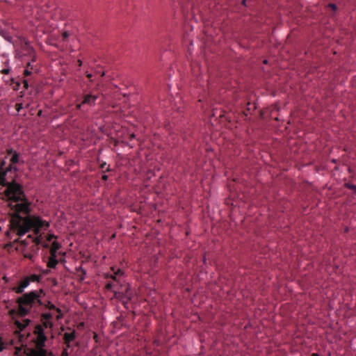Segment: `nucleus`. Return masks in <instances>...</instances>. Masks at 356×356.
Listing matches in <instances>:
<instances>
[{
	"label": "nucleus",
	"mask_w": 356,
	"mask_h": 356,
	"mask_svg": "<svg viewBox=\"0 0 356 356\" xmlns=\"http://www.w3.org/2000/svg\"><path fill=\"white\" fill-rule=\"evenodd\" d=\"M1 74H9L10 72V69L7 68V69H3L1 71Z\"/></svg>",
	"instance_id": "obj_31"
},
{
	"label": "nucleus",
	"mask_w": 356,
	"mask_h": 356,
	"mask_svg": "<svg viewBox=\"0 0 356 356\" xmlns=\"http://www.w3.org/2000/svg\"><path fill=\"white\" fill-rule=\"evenodd\" d=\"M22 108V104H16L15 109L17 110V112H19Z\"/></svg>",
	"instance_id": "obj_25"
},
{
	"label": "nucleus",
	"mask_w": 356,
	"mask_h": 356,
	"mask_svg": "<svg viewBox=\"0 0 356 356\" xmlns=\"http://www.w3.org/2000/svg\"><path fill=\"white\" fill-rule=\"evenodd\" d=\"M345 186L349 189L356 191V185L352 184L350 183H346Z\"/></svg>",
	"instance_id": "obj_20"
},
{
	"label": "nucleus",
	"mask_w": 356,
	"mask_h": 356,
	"mask_svg": "<svg viewBox=\"0 0 356 356\" xmlns=\"http://www.w3.org/2000/svg\"><path fill=\"white\" fill-rule=\"evenodd\" d=\"M5 348L4 343L1 341V338L0 337V352H1Z\"/></svg>",
	"instance_id": "obj_27"
},
{
	"label": "nucleus",
	"mask_w": 356,
	"mask_h": 356,
	"mask_svg": "<svg viewBox=\"0 0 356 356\" xmlns=\"http://www.w3.org/2000/svg\"><path fill=\"white\" fill-rule=\"evenodd\" d=\"M22 48L23 51H25V55H29L30 57H31V61L35 62L36 60L35 52L29 42H25Z\"/></svg>",
	"instance_id": "obj_7"
},
{
	"label": "nucleus",
	"mask_w": 356,
	"mask_h": 356,
	"mask_svg": "<svg viewBox=\"0 0 356 356\" xmlns=\"http://www.w3.org/2000/svg\"><path fill=\"white\" fill-rule=\"evenodd\" d=\"M23 83H24V88L28 89V88H29L28 80H26V79L24 80Z\"/></svg>",
	"instance_id": "obj_33"
},
{
	"label": "nucleus",
	"mask_w": 356,
	"mask_h": 356,
	"mask_svg": "<svg viewBox=\"0 0 356 356\" xmlns=\"http://www.w3.org/2000/svg\"><path fill=\"white\" fill-rule=\"evenodd\" d=\"M264 63H267V60H264Z\"/></svg>",
	"instance_id": "obj_47"
},
{
	"label": "nucleus",
	"mask_w": 356,
	"mask_h": 356,
	"mask_svg": "<svg viewBox=\"0 0 356 356\" xmlns=\"http://www.w3.org/2000/svg\"><path fill=\"white\" fill-rule=\"evenodd\" d=\"M6 159L7 156L4 159L0 160V198L7 201L11 228L19 236L29 232L31 229H33L34 234L38 235L41 229H47L49 223L39 216H21L29 214L30 202L26 197L22 184L17 183L15 179L11 181L6 179L8 172H17L18 168L5 166Z\"/></svg>",
	"instance_id": "obj_1"
},
{
	"label": "nucleus",
	"mask_w": 356,
	"mask_h": 356,
	"mask_svg": "<svg viewBox=\"0 0 356 356\" xmlns=\"http://www.w3.org/2000/svg\"><path fill=\"white\" fill-rule=\"evenodd\" d=\"M43 305L44 306V307L46 309H49V311H53L54 310V311H56L58 313L57 316H56L57 320H59V319L63 318V314L61 312L60 309L56 307L51 302L48 301L46 304H43Z\"/></svg>",
	"instance_id": "obj_9"
},
{
	"label": "nucleus",
	"mask_w": 356,
	"mask_h": 356,
	"mask_svg": "<svg viewBox=\"0 0 356 356\" xmlns=\"http://www.w3.org/2000/svg\"><path fill=\"white\" fill-rule=\"evenodd\" d=\"M24 163L23 161H20L19 154L17 153H14V154L11 156L10 159V164L8 166L16 167L15 165L19 163Z\"/></svg>",
	"instance_id": "obj_11"
},
{
	"label": "nucleus",
	"mask_w": 356,
	"mask_h": 356,
	"mask_svg": "<svg viewBox=\"0 0 356 356\" xmlns=\"http://www.w3.org/2000/svg\"><path fill=\"white\" fill-rule=\"evenodd\" d=\"M76 337V332L74 330L70 332H65L63 334L64 343L67 348H70L71 342L75 340Z\"/></svg>",
	"instance_id": "obj_8"
},
{
	"label": "nucleus",
	"mask_w": 356,
	"mask_h": 356,
	"mask_svg": "<svg viewBox=\"0 0 356 356\" xmlns=\"http://www.w3.org/2000/svg\"><path fill=\"white\" fill-rule=\"evenodd\" d=\"M218 115V117L220 118H222L225 117V112L223 111H218V109H214L213 111V117H218L217 115Z\"/></svg>",
	"instance_id": "obj_17"
},
{
	"label": "nucleus",
	"mask_w": 356,
	"mask_h": 356,
	"mask_svg": "<svg viewBox=\"0 0 356 356\" xmlns=\"http://www.w3.org/2000/svg\"><path fill=\"white\" fill-rule=\"evenodd\" d=\"M19 86V83L18 82H16V86H13V89L14 90H17Z\"/></svg>",
	"instance_id": "obj_38"
},
{
	"label": "nucleus",
	"mask_w": 356,
	"mask_h": 356,
	"mask_svg": "<svg viewBox=\"0 0 356 356\" xmlns=\"http://www.w3.org/2000/svg\"><path fill=\"white\" fill-rule=\"evenodd\" d=\"M54 238H55L54 234H48V236L47 237V241H45L44 243L42 242L41 244L42 245V246L44 248H47L49 247V243H48L50 242Z\"/></svg>",
	"instance_id": "obj_18"
},
{
	"label": "nucleus",
	"mask_w": 356,
	"mask_h": 356,
	"mask_svg": "<svg viewBox=\"0 0 356 356\" xmlns=\"http://www.w3.org/2000/svg\"><path fill=\"white\" fill-rule=\"evenodd\" d=\"M40 323L36 324L34 327L33 332V337L32 341L33 342L35 347L28 348L26 355L27 356H53L51 352H48L45 349V343L48 339L47 334L44 330H52L54 327L53 321H49L47 320L40 319Z\"/></svg>",
	"instance_id": "obj_2"
},
{
	"label": "nucleus",
	"mask_w": 356,
	"mask_h": 356,
	"mask_svg": "<svg viewBox=\"0 0 356 356\" xmlns=\"http://www.w3.org/2000/svg\"><path fill=\"white\" fill-rule=\"evenodd\" d=\"M245 0H241V4L245 6Z\"/></svg>",
	"instance_id": "obj_42"
},
{
	"label": "nucleus",
	"mask_w": 356,
	"mask_h": 356,
	"mask_svg": "<svg viewBox=\"0 0 356 356\" xmlns=\"http://www.w3.org/2000/svg\"><path fill=\"white\" fill-rule=\"evenodd\" d=\"M98 99L97 95L88 93L83 95L82 99V104L93 106L95 105V102Z\"/></svg>",
	"instance_id": "obj_6"
},
{
	"label": "nucleus",
	"mask_w": 356,
	"mask_h": 356,
	"mask_svg": "<svg viewBox=\"0 0 356 356\" xmlns=\"http://www.w3.org/2000/svg\"><path fill=\"white\" fill-rule=\"evenodd\" d=\"M84 106V104H82V101H81L79 104H76V108L77 110H81L82 106Z\"/></svg>",
	"instance_id": "obj_28"
},
{
	"label": "nucleus",
	"mask_w": 356,
	"mask_h": 356,
	"mask_svg": "<svg viewBox=\"0 0 356 356\" xmlns=\"http://www.w3.org/2000/svg\"><path fill=\"white\" fill-rule=\"evenodd\" d=\"M248 104H249V103H247L246 106H248ZM245 109H248V107H245Z\"/></svg>",
	"instance_id": "obj_46"
},
{
	"label": "nucleus",
	"mask_w": 356,
	"mask_h": 356,
	"mask_svg": "<svg viewBox=\"0 0 356 356\" xmlns=\"http://www.w3.org/2000/svg\"><path fill=\"white\" fill-rule=\"evenodd\" d=\"M102 180L104 181H107L108 179V176L106 175H103L102 177Z\"/></svg>",
	"instance_id": "obj_36"
},
{
	"label": "nucleus",
	"mask_w": 356,
	"mask_h": 356,
	"mask_svg": "<svg viewBox=\"0 0 356 356\" xmlns=\"http://www.w3.org/2000/svg\"><path fill=\"white\" fill-rule=\"evenodd\" d=\"M67 348L66 347V348H64L63 352H62V354H61V356H68V352H67Z\"/></svg>",
	"instance_id": "obj_29"
},
{
	"label": "nucleus",
	"mask_w": 356,
	"mask_h": 356,
	"mask_svg": "<svg viewBox=\"0 0 356 356\" xmlns=\"http://www.w3.org/2000/svg\"><path fill=\"white\" fill-rule=\"evenodd\" d=\"M86 76H87V78L89 79L90 82L93 81V80L92 79V74L86 72Z\"/></svg>",
	"instance_id": "obj_34"
},
{
	"label": "nucleus",
	"mask_w": 356,
	"mask_h": 356,
	"mask_svg": "<svg viewBox=\"0 0 356 356\" xmlns=\"http://www.w3.org/2000/svg\"><path fill=\"white\" fill-rule=\"evenodd\" d=\"M111 170V168H110V167H109V165H108V166L106 168V170H105L104 171H103V172H110Z\"/></svg>",
	"instance_id": "obj_40"
},
{
	"label": "nucleus",
	"mask_w": 356,
	"mask_h": 356,
	"mask_svg": "<svg viewBox=\"0 0 356 356\" xmlns=\"http://www.w3.org/2000/svg\"><path fill=\"white\" fill-rule=\"evenodd\" d=\"M28 279H29L30 282H40L42 278L41 275L33 274L30 276H27Z\"/></svg>",
	"instance_id": "obj_16"
},
{
	"label": "nucleus",
	"mask_w": 356,
	"mask_h": 356,
	"mask_svg": "<svg viewBox=\"0 0 356 356\" xmlns=\"http://www.w3.org/2000/svg\"><path fill=\"white\" fill-rule=\"evenodd\" d=\"M69 36V34L67 33V32H64L63 34H62V37H63V40H65Z\"/></svg>",
	"instance_id": "obj_32"
},
{
	"label": "nucleus",
	"mask_w": 356,
	"mask_h": 356,
	"mask_svg": "<svg viewBox=\"0 0 356 356\" xmlns=\"http://www.w3.org/2000/svg\"><path fill=\"white\" fill-rule=\"evenodd\" d=\"M111 270L113 271V273H107L106 275V277H110L113 280H116V277H120L123 275V272L120 269H118L116 271L115 270V268L112 267Z\"/></svg>",
	"instance_id": "obj_10"
},
{
	"label": "nucleus",
	"mask_w": 356,
	"mask_h": 356,
	"mask_svg": "<svg viewBox=\"0 0 356 356\" xmlns=\"http://www.w3.org/2000/svg\"><path fill=\"white\" fill-rule=\"evenodd\" d=\"M134 138H135V134H130V136H129V140H130L134 139Z\"/></svg>",
	"instance_id": "obj_39"
},
{
	"label": "nucleus",
	"mask_w": 356,
	"mask_h": 356,
	"mask_svg": "<svg viewBox=\"0 0 356 356\" xmlns=\"http://www.w3.org/2000/svg\"><path fill=\"white\" fill-rule=\"evenodd\" d=\"M15 312V311L14 309H13V310H11V311L10 312V314H14Z\"/></svg>",
	"instance_id": "obj_44"
},
{
	"label": "nucleus",
	"mask_w": 356,
	"mask_h": 356,
	"mask_svg": "<svg viewBox=\"0 0 356 356\" xmlns=\"http://www.w3.org/2000/svg\"><path fill=\"white\" fill-rule=\"evenodd\" d=\"M115 296L116 298H120V297H121V293H120V292H118V293L115 292Z\"/></svg>",
	"instance_id": "obj_37"
},
{
	"label": "nucleus",
	"mask_w": 356,
	"mask_h": 356,
	"mask_svg": "<svg viewBox=\"0 0 356 356\" xmlns=\"http://www.w3.org/2000/svg\"><path fill=\"white\" fill-rule=\"evenodd\" d=\"M113 286V283H111V282H108V283H107V284H106L105 288H106L107 290H111V289H112Z\"/></svg>",
	"instance_id": "obj_23"
},
{
	"label": "nucleus",
	"mask_w": 356,
	"mask_h": 356,
	"mask_svg": "<svg viewBox=\"0 0 356 356\" xmlns=\"http://www.w3.org/2000/svg\"><path fill=\"white\" fill-rule=\"evenodd\" d=\"M14 153H17V152H15L14 149H13L12 148H10V149H6V154H7V156H13L14 154Z\"/></svg>",
	"instance_id": "obj_21"
},
{
	"label": "nucleus",
	"mask_w": 356,
	"mask_h": 356,
	"mask_svg": "<svg viewBox=\"0 0 356 356\" xmlns=\"http://www.w3.org/2000/svg\"><path fill=\"white\" fill-rule=\"evenodd\" d=\"M60 245L57 241H54L50 248V255H57V252Z\"/></svg>",
	"instance_id": "obj_14"
},
{
	"label": "nucleus",
	"mask_w": 356,
	"mask_h": 356,
	"mask_svg": "<svg viewBox=\"0 0 356 356\" xmlns=\"http://www.w3.org/2000/svg\"><path fill=\"white\" fill-rule=\"evenodd\" d=\"M79 67H81L82 65V61L81 60H77Z\"/></svg>",
	"instance_id": "obj_41"
},
{
	"label": "nucleus",
	"mask_w": 356,
	"mask_h": 356,
	"mask_svg": "<svg viewBox=\"0 0 356 356\" xmlns=\"http://www.w3.org/2000/svg\"><path fill=\"white\" fill-rule=\"evenodd\" d=\"M48 273H49V270H44V272H43V273H44V274H47Z\"/></svg>",
	"instance_id": "obj_43"
},
{
	"label": "nucleus",
	"mask_w": 356,
	"mask_h": 356,
	"mask_svg": "<svg viewBox=\"0 0 356 356\" xmlns=\"http://www.w3.org/2000/svg\"><path fill=\"white\" fill-rule=\"evenodd\" d=\"M333 11L337 10V6L334 3H330L328 6Z\"/></svg>",
	"instance_id": "obj_30"
},
{
	"label": "nucleus",
	"mask_w": 356,
	"mask_h": 356,
	"mask_svg": "<svg viewBox=\"0 0 356 356\" xmlns=\"http://www.w3.org/2000/svg\"><path fill=\"white\" fill-rule=\"evenodd\" d=\"M131 295H132V293L130 291V289L129 288H127L126 289V292H125V296L126 298H127V300H130L131 299Z\"/></svg>",
	"instance_id": "obj_19"
},
{
	"label": "nucleus",
	"mask_w": 356,
	"mask_h": 356,
	"mask_svg": "<svg viewBox=\"0 0 356 356\" xmlns=\"http://www.w3.org/2000/svg\"><path fill=\"white\" fill-rule=\"evenodd\" d=\"M30 322L31 321L29 319H25L23 322H19L18 321H16L15 322V324L16 327H17V329H19L20 331H22L26 326L29 325Z\"/></svg>",
	"instance_id": "obj_13"
},
{
	"label": "nucleus",
	"mask_w": 356,
	"mask_h": 356,
	"mask_svg": "<svg viewBox=\"0 0 356 356\" xmlns=\"http://www.w3.org/2000/svg\"><path fill=\"white\" fill-rule=\"evenodd\" d=\"M41 113H42V111H40L38 112V115H41Z\"/></svg>",
	"instance_id": "obj_45"
},
{
	"label": "nucleus",
	"mask_w": 356,
	"mask_h": 356,
	"mask_svg": "<svg viewBox=\"0 0 356 356\" xmlns=\"http://www.w3.org/2000/svg\"><path fill=\"white\" fill-rule=\"evenodd\" d=\"M32 70H31V69H25L24 72V76H30L31 74H32Z\"/></svg>",
	"instance_id": "obj_22"
},
{
	"label": "nucleus",
	"mask_w": 356,
	"mask_h": 356,
	"mask_svg": "<svg viewBox=\"0 0 356 356\" xmlns=\"http://www.w3.org/2000/svg\"><path fill=\"white\" fill-rule=\"evenodd\" d=\"M31 63H33L31 60V61H29L26 64V69H31V70H33V65H31Z\"/></svg>",
	"instance_id": "obj_26"
},
{
	"label": "nucleus",
	"mask_w": 356,
	"mask_h": 356,
	"mask_svg": "<svg viewBox=\"0 0 356 356\" xmlns=\"http://www.w3.org/2000/svg\"><path fill=\"white\" fill-rule=\"evenodd\" d=\"M106 162H103V163L100 165V168L103 170V169L106 168Z\"/></svg>",
	"instance_id": "obj_35"
},
{
	"label": "nucleus",
	"mask_w": 356,
	"mask_h": 356,
	"mask_svg": "<svg viewBox=\"0 0 356 356\" xmlns=\"http://www.w3.org/2000/svg\"><path fill=\"white\" fill-rule=\"evenodd\" d=\"M42 240L41 235L33 238L30 234L24 240L17 238L15 242L19 243V246L16 250L19 251L24 258L34 261L35 257L38 255L39 245L42 243Z\"/></svg>",
	"instance_id": "obj_4"
},
{
	"label": "nucleus",
	"mask_w": 356,
	"mask_h": 356,
	"mask_svg": "<svg viewBox=\"0 0 356 356\" xmlns=\"http://www.w3.org/2000/svg\"><path fill=\"white\" fill-rule=\"evenodd\" d=\"M53 318H54V315L50 312H46V313H42L40 315V318H42L43 320H47V321H52Z\"/></svg>",
	"instance_id": "obj_15"
},
{
	"label": "nucleus",
	"mask_w": 356,
	"mask_h": 356,
	"mask_svg": "<svg viewBox=\"0 0 356 356\" xmlns=\"http://www.w3.org/2000/svg\"><path fill=\"white\" fill-rule=\"evenodd\" d=\"M93 339L95 340V341L96 343H99V341H100L97 334L95 332L93 334Z\"/></svg>",
	"instance_id": "obj_24"
},
{
	"label": "nucleus",
	"mask_w": 356,
	"mask_h": 356,
	"mask_svg": "<svg viewBox=\"0 0 356 356\" xmlns=\"http://www.w3.org/2000/svg\"><path fill=\"white\" fill-rule=\"evenodd\" d=\"M58 263L57 255H50L47 262V267L49 268H54Z\"/></svg>",
	"instance_id": "obj_12"
},
{
	"label": "nucleus",
	"mask_w": 356,
	"mask_h": 356,
	"mask_svg": "<svg viewBox=\"0 0 356 356\" xmlns=\"http://www.w3.org/2000/svg\"><path fill=\"white\" fill-rule=\"evenodd\" d=\"M29 279H28L27 276L24 277L19 283L17 286H15L13 288V291H15L17 294H23V292L26 288H27L30 284Z\"/></svg>",
	"instance_id": "obj_5"
},
{
	"label": "nucleus",
	"mask_w": 356,
	"mask_h": 356,
	"mask_svg": "<svg viewBox=\"0 0 356 356\" xmlns=\"http://www.w3.org/2000/svg\"><path fill=\"white\" fill-rule=\"evenodd\" d=\"M44 295V292L42 289L23 293L16 300L18 305V314L20 316H25L32 310H37L39 307L43 305L41 297Z\"/></svg>",
	"instance_id": "obj_3"
}]
</instances>
